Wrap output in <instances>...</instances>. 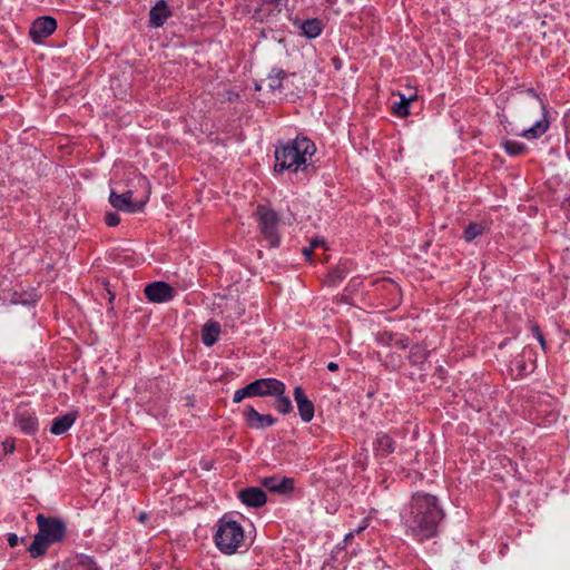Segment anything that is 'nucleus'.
<instances>
[{"label": "nucleus", "instance_id": "1", "mask_svg": "<svg viewBox=\"0 0 570 570\" xmlns=\"http://www.w3.org/2000/svg\"><path fill=\"white\" fill-rule=\"evenodd\" d=\"M409 509V515L405 517L407 531L420 541L434 537L438 525L444 517L436 498L426 493H415Z\"/></svg>", "mask_w": 570, "mask_h": 570}, {"label": "nucleus", "instance_id": "2", "mask_svg": "<svg viewBox=\"0 0 570 570\" xmlns=\"http://www.w3.org/2000/svg\"><path fill=\"white\" fill-rule=\"evenodd\" d=\"M315 144L306 137L297 136L295 139L275 149V170L292 169L298 171L302 166L307 167V160L315 154Z\"/></svg>", "mask_w": 570, "mask_h": 570}, {"label": "nucleus", "instance_id": "3", "mask_svg": "<svg viewBox=\"0 0 570 570\" xmlns=\"http://www.w3.org/2000/svg\"><path fill=\"white\" fill-rule=\"evenodd\" d=\"M36 520L39 531L28 548L32 558L42 557L49 546L61 542L66 537V525L60 519L38 514Z\"/></svg>", "mask_w": 570, "mask_h": 570}, {"label": "nucleus", "instance_id": "4", "mask_svg": "<svg viewBox=\"0 0 570 570\" xmlns=\"http://www.w3.org/2000/svg\"><path fill=\"white\" fill-rule=\"evenodd\" d=\"M245 542L243 527L227 515L222 517L217 522L215 543L219 551L225 554L235 553Z\"/></svg>", "mask_w": 570, "mask_h": 570}, {"label": "nucleus", "instance_id": "5", "mask_svg": "<svg viewBox=\"0 0 570 570\" xmlns=\"http://www.w3.org/2000/svg\"><path fill=\"white\" fill-rule=\"evenodd\" d=\"M254 216L258 222L261 234L269 243V246L277 247L281 238L277 230L279 217L276 212L265 205H258Z\"/></svg>", "mask_w": 570, "mask_h": 570}, {"label": "nucleus", "instance_id": "6", "mask_svg": "<svg viewBox=\"0 0 570 570\" xmlns=\"http://www.w3.org/2000/svg\"><path fill=\"white\" fill-rule=\"evenodd\" d=\"M250 396L281 395L285 392V384L276 379H259L249 384Z\"/></svg>", "mask_w": 570, "mask_h": 570}, {"label": "nucleus", "instance_id": "7", "mask_svg": "<svg viewBox=\"0 0 570 570\" xmlns=\"http://www.w3.org/2000/svg\"><path fill=\"white\" fill-rule=\"evenodd\" d=\"M528 95L531 96L533 105L542 111V119L538 120L532 127L522 131L521 136L527 139H535L542 136L549 128L548 111L543 102L539 99L533 89L528 90Z\"/></svg>", "mask_w": 570, "mask_h": 570}, {"label": "nucleus", "instance_id": "8", "mask_svg": "<svg viewBox=\"0 0 570 570\" xmlns=\"http://www.w3.org/2000/svg\"><path fill=\"white\" fill-rule=\"evenodd\" d=\"M145 296L153 303L169 302L175 296V289L166 282H154L145 287Z\"/></svg>", "mask_w": 570, "mask_h": 570}, {"label": "nucleus", "instance_id": "9", "mask_svg": "<svg viewBox=\"0 0 570 570\" xmlns=\"http://www.w3.org/2000/svg\"><path fill=\"white\" fill-rule=\"evenodd\" d=\"M57 29V21L49 16L36 19L29 30L31 39L40 43L43 39L48 38Z\"/></svg>", "mask_w": 570, "mask_h": 570}, {"label": "nucleus", "instance_id": "10", "mask_svg": "<svg viewBox=\"0 0 570 570\" xmlns=\"http://www.w3.org/2000/svg\"><path fill=\"white\" fill-rule=\"evenodd\" d=\"M261 484L268 491L282 495L289 494L294 490V479L287 476H266L262 479Z\"/></svg>", "mask_w": 570, "mask_h": 570}, {"label": "nucleus", "instance_id": "11", "mask_svg": "<svg viewBox=\"0 0 570 570\" xmlns=\"http://www.w3.org/2000/svg\"><path fill=\"white\" fill-rule=\"evenodd\" d=\"M109 203L111 206L118 210L127 212V213H136L141 210L144 204H137L132 202V191L128 190L124 194H117L111 190L109 195Z\"/></svg>", "mask_w": 570, "mask_h": 570}, {"label": "nucleus", "instance_id": "12", "mask_svg": "<svg viewBox=\"0 0 570 570\" xmlns=\"http://www.w3.org/2000/svg\"><path fill=\"white\" fill-rule=\"evenodd\" d=\"M237 497L242 503L249 508H261L267 501L266 493L262 489L254 487L242 489L238 491Z\"/></svg>", "mask_w": 570, "mask_h": 570}, {"label": "nucleus", "instance_id": "13", "mask_svg": "<svg viewBox=\"0 0 570 570\" xmlns=\"http://www.w3.org/2000/svg\"><path fill=\"white\" fill-rule=\"evenodd\" d=\"M246 423L252 429H264L273 425L276 419L269 414H261L253 406H247L244 411Z\"/></svg>", "mask_w": 570, "mask_h": 570}, {"label": "nucleus", "instance_id": "14", "mask_svg": "<svg viewBox=\"0 0 570 570\" xmlns=\"http://www.w3.org/2000/svg\"><path fill=\"white\" fill-rule=\"evenodd\" d=\"M294 399L297 403V409L301 419L304 422H309L314 417V404L305 395L302 386H296L294 390Z\"/></svg>", "mask_w": 570, "mask_h": 570}, {"label": "nucleus", "instance_id": "15", "mask_svg": "<svg viewBox=\"0 0 570 570\" xmlns=\"http://www.w3.org/2000/svg\"><path fill=\"white\" fill-rule=\"evenodd\" d=\"M171 14L173 12L167 2L165 0H159L149 11V23L154 28L163 27Z\"/></svg>", "mask_w": 570, "mask_h": 570}, {"label": "nucleus", "instance_id": "16", "mask_svg": "<svg viewBox=\"0 0 570 570\" xmlns=\"http://www.w3.org/2000/svg\"><path fill=\"white\" fill-rule=\"evenodd\" d=\"M14 420L20 430L26 434H35L38 430V420L29 411H18Z\"/></svg>", "mask_w": 570, "mask_h": 570}, {"label": "nucleus", "instance_id": "17", "mask_svg": "<svg viewBox=\"0 0 570 570\" xmlns=\"http://www.w3.org/2000/svg\"><path fill=\"white\" fill-rule=\"evenodd\" d=\"M76 417H77L76 413H67L65 415L56 417L52 421L50 432L55 435L63 434L75 423Z\"/></svg>", "mask_w": 570, "mask_h": 570}, {"label": "nucleus", "instance_id": "18", "mask_svg": "<svg viewBox=\"0 0 570 570\" xmlns=\"http://www.w3.org/2000/svg\"><path fill=\"white\" fill-rule=\"evenodd\" d=\"M374 449L377 455L387 456L395 450V443L390 435L384 433L377 434L374 442Z\"/></svg>", "mask_w": 570, "mask_h": 570}, {"label": "nucleus", "instance_id": "19", "mask_svg": "<svg viewBox=\"0 0 570 570\" xmlns=\"http://www.w3.org/2000/svg\"><path fill=\"white\" fill-rule=\"evenodd\" d=\"M220 325L217 322H208L202 328V341L206 346H212L218 341Z\"/></svg>", "mask_w": 570, "mask_h": 570}, {"label": "nucleus", "instance_id": "20", "mask_svg": "<svg viewBox=\"0 0 570 570\" xmlns=\"http://www.w3.org/2000/svg\"><path fill=\"white\" fill-rule=\"evenodd\" d=\"M429 356V351L421 344L410 346L409 361L412 365H422Z\"/></svg>", "mask_w": 570, "mask_h": 570}, {"label": "nucleus", "instance_id": "21", "mask_svg": "<svg viewBox=\"0 0 570 570\" xmlns=\"http://www.w3.org/2000/svg\"><path fill=\"white\" fill-rule=\"evenodd\" d=\"M302 32L309 39L320 36L323 29L322 21L318 19L305 20L301 26Z\"/></svg>", "mask_w": 570, "mask_h": 570}, {"label": "nucleus", "instance_id": "22", "mask_svg": "<svg viewBox=\"0 0 570 570\" xmlns=\"http://www.w3.org/2000/svg\"><path fill=\"white\" fill-rule=\"evenodd\" d=\"M400 98H401V100L393 105L392 110L396 116L403 118L410 114L409 106L413 100H415L416 97L411 96V97L406 98L404 95L400 94Z\"/></svg>", "mask_w": 570, "mask_h": 570}, {"label": "nucleus", "instance_id": "23", "mask_svg": "<svg viewBox=\"0 0 570 570\" xmlns=\"http://www.w3.org/2000/svg\"><path fill=\"white\" fill-rule=\"evenodd\" d=\"M502 147L510 156H519L524 154L527 150V146L524 144L508 139L502 141Z\"/></svg>", "mask_w": 570, "mask_h": 570}, {"label": "nucleus", "instance_id": "24", "mask_svg": "<svg viewBox=\"0 0 570 570\" xmlns=\"http://www.w3.org/2000/svg\"><path fill=\"white\" fill-rule=\"evenodd\" d=\"M484 230V227L481 224L471 223L464 229V238L466 242H471L478 236H480Z\"/></svg>", "mask_w": 570, "mask_h": 570}, {"label": "nucleus", "instance_id": "25", "mask_svg": "<svg viewBox=\"0 0 570 570\" xmlns=\"http://www.w3.org/2000/svg\"><path fill=\"white\" fill-rule=\"evenodd\" d=\"M276 396H277L276 404H275L276 410L282 414H287V413L292 412L293 406H292L291 400L287 396H284V394L276 395Z\"/></svg>", "mask_w": 570, "mask_h": 570}, {"label": "nucleus", "instance_id": "26", "mask_svg": "<svg viewBox=\"0 0 570 570\" xmlns=\"http://www.w3.org/2000/svg\"><path fill=\"white\" fill-rule=\"evenodd\" d=\"M345 277V269L341 267H336L332 269L327 275V282L332 285L337 284Z\"/></svg>", "mask_w": 570, "mask_h": 570}, {"label": "nucleus", "instance_id": "27", "mask_svg": "<svg viewBox=\"0 0 570 570\" xmlns=\"http://www.w3.org/2000/svg\"><path fill=\"white\" fill-rule=\"evenodd\" d=\"M284 77H285V71H284V70H282V69H278V70L276 71L275 77L269 76V80H271V81H269V85H268V86H269V88H271L272 90H278V89H281V88H282V80H283V78H284Z\"/></svg>", "mask_w": 570, "mask_h": 570}, {"label": "nucleus", "instance_id": "28", "mask_svg": "<svg viewBox=\"0 0 570 570\" xmlns=\"http://www.w3.org/2000/svg\"><path fill=\"white\" fill-rule=\"evenodd\" d=\"M531 331H532L533 335L537 337V340L540 343L541 347L543 350H546L547 343H546V340H544V336H543L542 332L540 331L539 325L535 324V323H532L531 324Z\"/></svg>", "mask_w": 570, "mask_h": 570}, {"label": "nucleus", "instance_id": "29", "mask_svg": "<svg viewBox=\"0 0 570 570\" xmlns=\"http://www.w3.org/2000/svg\"><path fill=\"white\" fill-rule=\"evenodd\" d=\"M245 397H252L250 396V393H249V389L248 386L246 385L245 387L243 389H239L237 390L235 393H234V399L233 401L235 403H239L242 402Z\"/></svg>", "mask_w": 570, "mask_h": 570}, {"label": "nucleus", "instance_id": "30", "mask_svg": "<svg viewBox=\"0 0 570 570\" xmlns=\"http://www.w3.org/2000/svg\"><path fill=\"white\" fill-rule=\"evenodd\" d=\"M105 223L110 227L117 226L120 223V217L115 212H108L105 216Z\"/></svg>", "mask_w": 570, "mask_h": 570}, {"label": "nucleus", "instance_id": "31", "mask_svg": "<svg viewBox=\"0 0 570 570\" xmlns=\"http://www.w3.org/2000/svg\"><path fill=\"white\" fill-rule=\"evenodd\" d=\"M2 448H3L4 454L12 453L16 448L14 441L12 439H7L6 441L2 442Z\"/></svg>", "mask_w": 570, "mask_h": 570}, {"label": "nucleus", "instance_id": "32", "mask_svg": "<svg viewBox=\"0 0 570 570\" xmlns=\"http://www.w3.org/2000/svg\"><path fill=\"white\" fill-rule=\"evenodd\" d=\"M564 129L567 142L570 145V111L567 112L564 117Z\"/></svg>", "mask_w": 570, "mask_h": 570}, {"label": "nucleus", "instance_id": "33", "mask_svg": "<svg viewBox=\"0 0 570 570\" xmlns=\"http://www.w3.org/2000/svg\"><path fill=\"white\" fill-rule=\"evenodd\" d=\"M394 345L401 350H405L406 347H409V340L406 337L396 338Z\"/></svg>", "mask_w": 570, "mask_h": 570}, {"label": "nucleus", "instance_id": "34", "mask_svg": "<svg viewBox=\"0 0 570 570\" xmlns=\"http://www.w3.org/2000/svg\"><path fill=\"white\" fill-rule=\"evenodd\" d=\"M313 249H316L318 247H323L325 248V242L324 239H321V238H315L311 242V245H309Z\"/></svg>", "mask_w": 570, "mask_h": 570}, {"label": "nucleus", "instance_id": "35", "mask_svg": "<svg viewBox=\"0 0 570 570\" xmlns=\"http://www.w3.org/2000/svg\"><path fill=\"white\" fill-rule=\"evenodd\" d=\"M380 341L386 344H390L393 341V335L391 333H382L379 336Z\"/></svg>", "mask_w": 570, "mask_h": 570}, {"label": "nucleus", "instance_id": "36", "mask_svg": "<svg viewBox=\"0 0 570 570\" xmlns=\"http://www.w3.org/2000/svg\"><path fill=\"white\" fill-rule=\"evenodd\" d=\"M18 541H19V538L17 534L14 533H10L9 537H8V543L10 547H16L18 546Z\"/></svg>", "mask_w": 570, "mask_h": 570}, {"label": "nucleus", "instance_id": "37", "mask_svg": "<svg viewBox=\"0 0 570 570\" xmlns=\"http://www.w3.org/2000/svg\"><path fill=\"white\" fill-rule=\"evenodd\" d=\"M313 248L311 246L308 247H305L303 249V255L307 258V259H311L312 258V255H313Z\"/></svg>", "mask_w": 570, "mask_h": 570}, {"label": "nucleus", "instance_id": "38", "mask_svg": "<svg viewBox=\"0 0 570 570\" xmlns=\"http://www.w3.org/2000/svg\"><path fill=\"white\" fill-rule=\"evenodd\" d=\"M327 370H328V371H331V372H335V371H337V370H338V364H337V363H335V362H330V363L327 364Z\"/></svg>", "mask_w": 570, "mask_h": 570}, {"label": "nucleus", "instance_id": "39", "mask_svg": "<svg viewBox=\"0 0 570 570\" xmlns=\"http://www.w3.org/2000/svg\"><path fill=\"white\" fill-rule=\"evenodd\" d=\"M353 538H354V532L350 531L348 533L345 534L344 542L347 544L352 541Z\"/></svg>", "mask_w": 570, "mask_h": 570}, {"label": "nucleus", "instance_id": "40", "mask_svg": "<svg viewBox=\"0 0 570 570\" xmlns=\"http://www.w3.org/2000/svg\"><path fill=\"white\" fill-rule=\"evenodd\" d=\"M390 358V361H386V364H391L395 368L399 365V362L395 361L393 355H391Z\"/></svg>", "mask_w": 570, "mask_h": 570}, {"label": "nucleus", "instance_id": "41", "mask_svg": "<svg viewBox=\"0 0 570 570\" xmlns=\"http://www.w3.org/2000/svg\"><path fill=\"white\" fill-rule=\"evenodd\" d=\"M368 527V522L366 519L362 521V524L358 527L360 530L363 532Z\"/></svg>", "mask_w": 570, "mask_h": 570}, {"label": "nucleus", "instance_id": "42", "mask_svg": "<svg viewBox=\"0 0 570 570\" xmlns=\"http://www.w3.org/2000/svg\"><path fill=\"white\" fill-rule=\"evenodd\" d=\"M146 519H147V514H146V513H144V512H142V513H140V514H139V517H138V520H139L140 522H145V520H146Z\"/></svg>", "mask_w": 570, "mask_h": 570}, {"label": "nucleus", "instance_id": "43", "mask_svg": "<svg viewBox=\"0 0 570 570\" xmlns=\"http://www.w3.org/2000/svg\"><path fill=\"white\" fill-rule=\"evenodd\" d=\"M265 2H268V3H278L281 2V0H264Z\"/></svg>", "mask_w": 570, "mask_h": 570}, {"label": "nucleus", "instance_id": "44", "mask_svg": "<svg viewBox=\"0 0 570 570\" xmlns=\"http://www.w3.org/2000/svg\"><path fill=\"white\" fill-rule=\"evenodd\" d=\"M353 532H354V535H355V534L361 533L362 531L360 530V528H357V529H355Z\"/></svg>", "mask_w": 570, "mask_h": 570}, {"label": "nucleus", "instance_id": "45", "mask_svg": "<svg viewBox=\"0 0 570 570\" xmlns=\"http://www.w3.org/2000/svg\"><path fill=\"white\" fill-rule=\"evenodd\" d=\"M569 205H570V199H569Z\"/></svg>", "mask_w": 570, "mask_h": 570}]
</instances>
